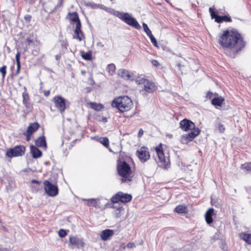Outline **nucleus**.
<instances>
[{"instance_id":"17","label":"nucleus","mask_w":251,"mask_h":251,"mask_svg":"<svg viewBox=\"0 0 251 251\" xmlns=\"http://www.w3.org/2000/svg\"><path fill=\"white\" fill-rule=\"evenodd\" d=\"M118 75L120 77L126 80L132 79L134 77V74L132 73L125 69H120L118 71Z\"/></svg>"},{"instance_id":"45","label":"nucleus","mask_w":251,"mask_h":251,"mask_svg":"<svg viewBox=\"0 0 251 251\" xmlns=\"http://www.w3.org/2000/svg\"><path fill=\"white\" fill-rule=\"evenodd\" d=\"M64 0H58L57 4L55 7V8L56 9L59 7H61L63 6Z\"/></svg>"},{"instance_id":"21","label":"nucleus","mask_w":251,"mask_h":251,"mask_svg":"<svg viewBox=\"0 0 251 251\" xmlns=\"http://www.w3.org/2000/svg\"><path fill=\"white\" fill-rule=\"evenodd\" d=\"M114 234L113 230L106 229L101 232L100 238L103 241H106L109 239Z\"/></svg>"},{"instance_id":"23","label":"nucleus","mask_w":251,"mask_h":251,"mask_svg":"<svg viewBox=\"0 0 251 251\" xmlns=\"http://www.w3.org/2000/svg\"><path fill=\"white\" fill-rule=\"evenodd\" d=\"M214 209L213 208H209L205 214V219L206 223L210 225L213 222L212 216L214 215Z\"/></svg>"},{"instance_id":"12","label":"nucleus","mask_w":251,"mask_h":251,"mask_svg":"<svg viewBox=\"0 0 251 251\" xmlns=\"http://www.w3.org/2000/svg\"><path fill=\"white\" fill-rule=\"evenodd\" d=\"M43 184L45 192L48 196L55 197L58 195L59 190L56 185L52 184L48 180L44 181Z\"/></svg>"},{"instance_id":"33","label":"nucleus","mask_w":251,"mask_h":251,"mask_svg":"<svg viewBox=\"0 0 251 251\" xmlns=\"http://www.w3.org/2000/svg\"><path fill=\"white\" fill-rule=\"evenodd\" d=\"M99 141L101 144L106 148H108L109 146V141L108 138L106 137L100 138Z\"/></svg>"},{"instance_id":"26","label":"nucleus","mask_w":251,"mask_h":251,"mask_svg":"<svg viewBox=\"0 0 251 251\" xmlns=\"http://www.w3.org/2000/svg\"><path fill=\"white\" fill-rule=\"evenodd\" d=\"M225 101V99L222 96H215L211 100V104L215 106H222Z\"/></svg>"},{"instance_id":"16","label":"nucleus","mask_w":251,"mask_h":251,"mask_svg":"<svg viewBox=\"0 0 251 251\" xmlns=\"http://www.w3.org/2000/svg\"><path fill=\"white\" fill-rule=\"evenodd\" d=\"M73 38L77 40L79 42L84 40L85 37L81 30V24L75 25V28L74 30Z\"/></svg>"},{"instance_id":"50","label":"nucleus","mask_w":251,"mask_h":251,"mask_svg":"<svg viewBox=\"0 0 251 251\" xmlns=\"http://www.w3.org/2000/svg\"><path fill=\"white\" fill-rule=\"evenodd\" d=\"M126 247L128 248H133L135 247V245L133 242H129L127 244Z\"/></svg>"},{"instance_id":"47","label":"nucleus","mask_w":251,"mask_h":251,"mask_svg":"<svg viewBox=\"0 0 251 251\" xmlns=\"http://www.w3.org/2000/svg\"><path fill=\"white\" fill-rule=\"evenodd\" d=\"M151 63L153 66L155 67H158L160 65V64L158 62V61L155 59L152 60Z\"/></svg>"},{"instance_id":"53","label":"nucleus","mask_w":251,"mask_h":251,"mask_svg":"<svg viewBox=\"0 0 251 251\" xmlns=\"http://www.w3.org/2000/svg\"><path fill=\"white\" fill-rule=\"evenodd\" d=\"M31 182H32V183H36V184H41V181H38V180H36V179H32V180H31Z\"/></svg>"},{"instance_id":"41","label":"nucleus","mask_w":251,"mask_h":251,"mask_svg":"<svg viewBox=\"0 0 251 251\" xmlns=\"http://www.w3.org/2000/svg\"><path fill=\"white\" fill-rule=\"evenodd\" d=\"M86 201L88 202V205H89V206L93 205L94 206H96V200L94 199H90L86 200Z\"/></svg>"},{"instance_id":"44","label":"nucleus","mask_w":251,"mask_h":251,"mask_svg":"<svg viewBox=\"0 0 251 251\" xmlns=\"http://www.w3.org/2000/svg\"><path fill=\"white\" fill-rule=\"evenodd\" d=\"M23 134L26 136V140L27 141H29L30 140L31 136L33 135L26 131L24 132Z\"/></svg>"},{"instance_id":"25","label":"nucleus","mask_w":251,"mask_h":251,"mask_svg":"<svg viewBox=\"0 0 251 251\" xmlns=\"http://www.w3.org/2000/svg\"><path fill=\"white\" fill-rule=\"evenodd\" d=\"M35 144L38 147L44 148L45 149L47 148L46 138L44 136L39 137L35 141Z\"/></svg>"},{"instance_id":"34","label":"nucleus","mask_w":251,"mask_h":251,"mask_svg":"<svg viewBox=\"0 0 251 251\" xmlns=\"http://www.w3.org/2000/svg\"><path fill=\"white\" fill-rule=\"evenodd\" d=\"M107 69L108 73L110 75H113L115 73L116 66L113 63L108 64L107 67Z\"/></svg>"},{"instance_id":"6","label":"nucleus","mask_w":251,"mask_h":251,"mask_svg":"<svg viewBox=\"0 0 251 251\" xmlns=\"http://www.w3.org/2000/svg\"><path fill=\"white\" fill-rule=\"evenodd\" d=\"M52 100L55 107L61 114H63L69 107L70 102L61 96H54Z\"/></svg>"},{"instance_id":"55","label":"nucleus","mask_w":251,"mask_h":251,"mask_svg":"<svg viewBox=\"0 0 251 251\" xmlns=\"http://www.w3.org/2000/svg\"><path fill=\"white\" fill-rule=\"evenodd\" d=\"M55 58H56V59L58 60V59H59L60 56L59 55H57L55 56Z\"/></svg>"},{"instance_id":"35","label":"nucleus","mask_w":251,"mask_h":251,"mask_svg":"<svg viewBox=\"0 0 251 251\" xmlns=\"http://www.w3.org/2000/svg\"><path fill=\"white\" fill-rule=\"evenodd\" d=\"M6 69L7 66L6 65H3L0 68V73L2 75V79H4L6 75Z\"/></svg>"},{"instance_id":"4","label":"nucleus","mask_w":251,"mask_h":251,"mask_svg":"<svg viewBox=\"0 0 251 251\" xmlns=\"http://www.w3.org/2000/svg\"><path fill=\"white\" fill-rule=\"evenodd\" d=\"M110 14L118 17L127 25L136 29H140L141 26L137 20L132 17L128 13H124L112 9Z\"/></svg>"},{"instance_id":"5","label":"nucleus","mask_w":251,"mask_h":251,"mask_svg":"<svg viewBox=\"0 0 251 251\" xmlns=\"http://www.w3.org/2000/svg\"><path fill=\"white\" fill-rule=\"evenodd\" d=\"M163 146V144L160 143L154 147L153 149L156 151L161 166L164 169H167L170 167V163L169 159L166 158L165 156Z\"/></svg>"},{"instance_id":"39","label":"nucleus","mask_w":251,"mask_h":251,"mask_svg":"<svg viewBox=\"0 0 251 251\" xmlns=\"http://www.w3.org/2000/svg\"><path fill=\"white\" fill-rule=\"evenodd\" d=\"M61 46L62 49L67 50V48L69 46V43L67 40H61Z\"/></svg>"},{"instance_id":"1","label":"nucleus","mask_w":251,"mask_h":251,"mask_svg":"<svg viewBox=\"0 0 251 251\" xmlns=\"http://www.w3.org/2000/svg\"><path fill=\"white\" fill-rule=\"evenodd\" d=\"M218 42L223 49L231 50L228 55L231 58H234L246 44L242 34L234 28L224 30L219 35Z\"/></svg>"},{"instance_id":"37","label":"nucleus","mask_w":251,"mask_h":251,"mask_svg":"<svg viewBox=\"0 0 251 251\" xmlns=\"http://www.w3.org/2000/svg\"><path fill=\"white\" fill-rule=\"evenodd\" d=\"M218 94L217 93H213V92L209 91L207 92L206 95V98L207 99H209L212 100V99L213 98V96H218Z\"/></svg>"},{"instance_id":"54","label":"nucleus","mask_w":251,"mask_h":251,"mask_svg":"<svg viewBox=\"0 0 251 251\" xmlns=\"http://www.w3.org/2000/svg\"><path fill=\"white\" fill-rule=\"evenodd\" d=\"M0 251H8L6 249H0Z\"/></svg>"},{"instance_id":"42","label":"nucleus","mask_w":251,"mask_h":251,"mask_svg":"<svg viewBox=\"0 0 251 251\" xmlns=\"http://www.w3.org/2000/svg\"><path fill=\"white\" fill-rule=\"evenodd\" d=\"M221 248L223 251H228V246L225 242H223L221 243Z\"/></svg>"},{"instance_id":"29","label":"nucleus","mask_w":251,"mask_h":251,"mask_svg":"<svg viewBox=\"0 0 251 251\" xmlns=\"http://www.w3.org/2000/svg\"><path fill=\"white\" fill-rule=\"evenodd\" d=\"M239 236L241 239L245 241L249 245H251V234L242 232L240 233Z\"/></svg>"},{"instance_id":"7","label":"nucleus","mask_w":251,"mask_h":251,"mask_svg":"<svg viewBox=\"0 0 251 251\" xmlns=\"http://www.w3.org/2000/svg\"><path fill=\"white\" fill-rule=\"evenodd\" d=\"M136 82L138 85H144V90L149 93H153L157 89L154 83L144 77L138 76L136 79Z\"/></svg>"},{"instance_id":"30","label":"nucleus","mask_w":251,"mask_h":251,"mask_svg":"<svg viewBox=\"0 0 251 251\" xmlns=\"http://www.w3.org/2000/svg\"><path fill=\"white\" fill-rule=\"evenodd\" d=\"M91 108L96 110L100 111L103 109L104 106L102 104L97 103L95 102H90L88 103Z\"/></svg>"},{"instance_id":"19","label":"nucleus","mask_w":251,"mask_h":251,"mask_svg":"<svg viewBox=\"0 0 251 251\" xmlns=\"http://www.w3.org/2000/svg\"><path fill=\"white\" fill-rule=\"evenodd\" d=\"M23 103L27 109H31L32 107V104L30 102V99L28 93L26 90L23 93Z\"/></svg>"},{"instance_id":"31","label":"nucleus","mask_w":251,"mask_h":251,"mask_svg":"<svg viewBox=\"0 0 251 251\" xmlns=\"http://www.w3.org/2000/svg\"><path fill=\"white\" fill-rule=\"evenodd\" d=\"M92 52L89 50L87 52H82L81 53V56L82 58L86 60H91L92 59Z\"/></svg>"},{"instance_id":"24","label":"nucleus","mask_w":251,"mask_h":251,"mask_svg":"<svg viewBox=\"0 0 251 251\" xmlns=\"http://www.w3.org/2000/svg\"><path fill=\"white\" fill-rule=\"evenodd\" d=\"M30 149L32 157L34 158H40L42 156V151L36 146L30 145Z\"/></svg>"},{"instance_id":"20","label":"nucleus","mask_w":251,"mask_h":251,"mask_svg":"<svg viewBox=\"0 0 251 251\" xmlns=\"http://www.w3.org/2000/svg\"><path fill=\"white\" fill-rule=\"evenodd\" d=\"M67 18H69L71 23H76V25L81 24L79 18L78 14L76 12H69L67 14Z\"/></svg>"},{"instance_id":"14","label":"nucleus","mask_w":251,"mask_h":251,"mask_svg":"<svg viewBox=\"0 0 251 251\" xmlns=\"http://www.w3.org/2000/svg\"><path fill=\"white\" fill-rule=\"evenodd\" d=\"M179 127L184 131H188L190 130H194V128H196L197 127L192 121L184 119L179 122Z\"/></svg>"},{"instance_id":"10","label":"nucleus","mask_w":251,"mask_h":251,"mask_svg":"<svg viewBox=\"0 0 251 251\" xmlns=\"http://www.w3.org/2000/svg\"><path fill=\"white\" fill-rule=\"evenodd\" d=\"M201 132V130L198 127L194 128V130L182 135L180 137V142L183 144H187L190 142L193 141Z\"/></svg>"},{"instance_id":"51","label":"nucleus","mask_w":251,"mask_h":251,"mask_svg":"<svg viewBox=\"0 0 251 251\" xmlns=\"http://www.w3.org/2000/svg\"><path fill=\"white\" fill-rule=\"evenodd\" d=\"M143 133H144L143 130L142 128L140 129L138 131V137H139V138L141 137L143 135Z\"/></svg>"},{"instance_id":"13","label":"nucleus","mask_w":251,"mask_h":251,"mask_svg":"<svg viewBox=\"0 0 251 251\" xmlns=\"http://www.w3.org/2000/svg\"><path fill=\"white\" fill-rule=\"evenodd\" d=\"M136 155L142 163L146 162L150 158V153L148 149L146 147H142L138 150L136 151Z\"/></svg>"},{"instance_id":"27","label":"nucleus","mask_w":251,"mask_h":251,"mask_svg":"<svg viewBox=\"0 0 251 251\" xmlns=\"http://www.w3.org/2000/svg\"><path fill=\"white\" fill-rule=\"evenodd\" d=\"M174 212L179 214H185L188 212V210L186 205L184 204H179L175 207Z\"/></svg>"},{"instance_id":"11","label":"nucleus","mask_w":251,"mask_h":251,"mask_svg":"<svg viewBox=\"0 0 251 251\" xmlns=\"http://www.w3.org/2000/svg\"><path fill=\"white\" fill-rule=\"evenodd\" d=\"M209 12L210 14L211 18L214 19L215 22L217 23H222L224 22L230 23L232 21L231 17L228 15L219 16L217 12H215L214 9L212 7L209 8Z\"/></svg>"},{"instance_id":"18","label":"nucleus","mask_w":251,"mask_h":251,"mask_svg":"<svg viewBox=\"0 0 251 251\" xmlns=\"http://www.w3.org/2000/svg\"><path fill=\"white\" fill-rule=\"evenodd\" d=\"M84 5L86 6L90 7L92 8H94V9L100 8L101 9H102V10L106 11L107 12H108L110 14V12L112 9V8H108V7H107L103 5H102V4H96V3H92L90 2H88L85 3Z\"/></svg>"},{"instance_id":"22","label":"nucleus","mask_w":251,"mask_h":251,"mask_svg":"<svg viewBox=\"0 0 251 251\" xmlns=\"http://www.w3.org/2000/svg\"><path fill=\"white\" fill-rule=\"evenodd\" d=\"M40 125L38 122H34L29 124L27 126L26 132L33 134L40 128Z\"/></svg>"},{"instance_id":"3","label":"nucleus","mask_w":251,"mask_h":251,"mask_svg":"<svg viewBox=\"0 0 251 251\" xmlns=\"http://www.w3.org/2000/svg\"><path fill=\"white\" fill-rule=\"evenodd\" d=\"M117 172L122 177V183L131 181L132 171L130 165L125 161H119L117 164Z\"/></svg>"},{"instance_id":"2","label":"nucleus","mask_w":251,"mask_h":251,"mask_svg":"<svg viewBox=\"0 0 251 251\" xmlns=\"http://www.w3.org/2000/svg\"><path fill=\"white\" fill-rule=\"evenodd\" d=\"M111 105L121 112L124 113L130 110L133 107V103L129 97L123 96L114 98L111 102Z\"/></svg>"},{"instance_id":"57","label":"nucleus","mask_w":251,"mask_h":251,"mask_svg":"<svg viewBox=\"0 0 251 251\" xmlns=\"http://www.w3.org/2000/svg\"><path fill=\"white\" fill-rule=\"evenodd\" d=\"M166 1L168 2V0H165Z\"/></svg>"},{"instance_id":"43","label":"nucleus","mask_w":251,"mask_h":251,"mask_svg":"<svg viewBox=\"0 0 251 251\" xmlns=\"http://www.w3.org/2000/svg\"><path fill=\"white\" fill-rule=\"evenodd\" d=\"M32 16L30 15L26 14L24 16V19L26 23H29L31 22Z\"/></svg>"},{"instance_id":"36","label":"nucleus","mask_w":251,"mask_h":251,"mask_svg":"<svg viewBox=\"0 0 251 251\" xmlns=\"http://www.w3.org/2000/svg\"><path fill=\"white\" fill-rule=\"evenodd\" d=\"M143 27L144 31L146 33V34H147L148 36H150L152 34L151 33V30L150 29L148 25L146 24L143 23Z\"/></svg>"},{"instance_id":"38","label":"nucleus","mask_w":251,"mask_h":251,"mask_svg":"<svg viewBox=\"0 0 251 251\" xmlns=\"http://www.w3.org/2000/svg\"><path fill=\"white\" fill-rule=\"evenodd\" d=\"M151 39V42L152 44L156 47L158 48V45L157 42V41L153 35L152 34L151 35L149 36Z\"/></svg>"},{"instance_id":"49","label":"nucleus","mask_w":251,"mask_h":251,"mask_svg":"<svg viewBox=\"0 0 251 251\" xmlns=\"http://www.w3.org/2000/svg\"><path fill=\"white\" fill-rule=\"evenodd\" d=\"M42 93L45 97H48L50 95V90H43Z\"/></svg>"},{"instance_id":"15","label":"nucleus","mask_w":251,"mask_h":251,"mask_svg":"<svg viewBox=\"0 0 251 251\" xmlns=\"http://www.w3.org/2000/svg\"><path fill=\"white\" fill-rule=\"evenodd\" d=\"M69 240L70 244L77 249L82 248L85 245L83 238H79L76 236H71Z\"/></svg>"},{"instance_id":"32","label":"nucleus","mask_w":251,"mask_h":251,"mask_svg":"<svg viewBox=\"0 0 251 251\" xmlns=\"http://www.w3.org/2000/svg\"><path fill=\"white\" fill-rule=\"evenodd\" d=\"M241 168L247 172H251V162L242 164Z\"/></svg>"},{"instance_id":"28","label":"nucleus","mask_w":251,"mask_h":251,"mask_svg":"<svg viewBox=\"0 0 251 251\" xmlns=\"http://www.w3.org/2000/svg\"><path fill=\"white\" fill-rule=\"evenodd\" d=\"M20 56L21 53L18 51L16 54V61L17 64V70L16 72L13 74L14 76H17L20 73V69H21V62H20Z\"/></svg>"},{"instance_id":"56","label":"nucleus","mask_w":251,"mask_h":251,"mask_svg":"<svg viewBox=\"0 0 251 251\" xmlns=\"http://www.w3.org/2000/svg\"><path fill=\"white\" fill-rule=\"evenodd\" d=\"M30 1H31V2H34L35 1V0H30Z\"/></svg>"},{"instance_id":"48","label":"nucleus","mask_w":251,"mask_h":251,"mask_svg":"<svg viewBox=\"0 0 251 251\" xmlns=\"http://www.w3.org/2000/svg\"><path fill=\"white\" fill-rule=\"evenodd\" d=\"M26 43L27 45V47H29L30 45L33 43V40L32 39H31L30 38H27L26 39Z\"/></svg>"},{"instance_id":"52","label":"nucleus","mask_w":251,"mask_h":251,"mask_svg":"<svg viewBox=\"0 0 251 251\" xmlns=\"http://www.w3.org/2000/svg\"><path fill=\"white\" fill-rule=\"evenodd\" d=\"M100 122L106 123L107 122V119L106 117H102L101 119L99 120Z\"/></svg>"},{"instance_id":"9","label":"nucleus","mask_w":251,"mask_h":251,"mask_svg":"<svg viewBox=\"0 0 251 251\" xmlns=\"http://www.w3.org/2000/svg\"><path fill=\"white\" fill-rule=\"evenodd\" d=\"M132 198L130 194L119 192L112 197L111 201L113 203H118L120 201L122 203H127L131 201Z\"/></svg>"},{"instance_id":"40","label":"nucleus","mask_w":251,"mask_h":251,"mask_svg":"<svg viewBox=\"0 0 251 251\" xmlns=\"http://www.w3.org/2000/svg\"><path fill=\"white\" fill-rule=\"evenodd\" d=\"M58 235L60 237L63 238L67 235V233L65 229H60L58 231Z\"/></svg>"},{"instance_id":"46","label":"nucleus","mask_w":251,"mask_h":251,"mask_svg":"<svg viewBox=\"0 0 251 251\" xmlns=\"http://www.w3.org/2000/svg\"><path fill=\"white\" fill-rule=\"evenodd\" d=\"M218 129L221 133L224 132L225 130V126L223 124H220L218 126Z\"/></svg>"},{"instance_id":"8","label":"nucleus","mask_w":251,"mask_h":251,"mask_svg":"<svg viewBox=\"0 0 251 251\" xmlns=\"http://www.w3.org/2000/svg\"><path fill=\"white\" fill-rule=\"evenodd\" d=\"M25 147L23 145L16 146L13 148L7 149L5 155L9 158L21 156L25 154Z\"/></svg>"}]
</instances>
